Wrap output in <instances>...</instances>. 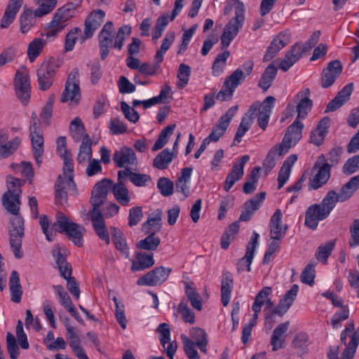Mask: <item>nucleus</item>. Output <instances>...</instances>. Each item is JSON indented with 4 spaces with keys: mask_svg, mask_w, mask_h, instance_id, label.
Wrapping results in <instances>:
<instances>
[{
    "mask_svg": "<svg viewBox=\"0 0 359 359\" xmlns=\"http://www.w3.org/2000/svg\"><path fill=\"white\" fill-rule=\"evenodd\" d=\"M20 196L4 194L2 196V204L4 207L13 214L10 219L8 233L10 236V245L13 254L17 259L23 257L21 251L22 239L25 235V225L23 218L20 215V205L21 204Z\"/></svg>",
    "mask_w": 359,
    "mask_h": 359,
    "instance_id": "f257e3e1",
    "label": "nucleus"
},
{
    "mask_svg": "<svg viewBox=\"0 0 359 359\" xmlns=\"http://www.w3.org/2000/svg\"><path fill=\"white\" fill-rule=\"evenodd\" d=\"M235 6L236 16L232 18L224 28L221 36V49L229 46L231 42L238 34L245 21V6L240 0H233Z\"/></svg>",
    "mask_w": 359,
    "mask_h": 359,
    "instance_id": "f03ea898",
    "label": "nucleus"
},
{
    "mask_svg": "<svg viewBox=\"0 0 359 359\" xmlns=\"http://www.w3.org/2000/svg\"><path fill=\"white\" fill-rule=\"evenodd\" d=\"M54 226L55 232L65 233L76 246L81 247L83 245L84 228L73 222L63 212H58L57 213Z\"/></svg>",
    "mask_w": 359,
    "mask_h": 359,
    "instance_id": "7ed1b4c3",
    "label": "nucleus"
},
{
    "mask_svg": "<svg viewBox=\"0 0 359 359\" xmlns=\"http://www.w3.org/2000/svg\"><path fill=\"white\" fill-rule=\"evenodd\" d=\"M61 66V62L54 57L43 61L36 70L39 89L48 90L53 84L56 71Z\"/></svg>",
    "mask_w": 359,
    "mask_h": 359,
    "instance_id": "20e7f679",
    "label": "nucleus"
},
{
    "mask_svg": "<svg viewBox=\"0 0 359 359\" xmlns=\"http://www.w3.org/2000/svg\"><path fill=\"white\" fill-rule=\"evenodd\" d=\"M111 187L112 181L108 178H104L95 184L90 201L93 207L90 212V216L102 213L100 208L107 201L108 192Z\"/></svg>",
    "mask_w": 359,
    "mask_h": 359,
    "instance_id": "39448f33",
    "label": "nucleus"
},
{
    "mask_svg": "<svg viewBox=\"0 0 359 359\" xmlns=\"http://www.w3.org/2000/svg\"><path fill=\"white\" fill-rule=\"evenodd\" d=\"M14 84L17 97L22 102L26 104L30 97L31 87L28 70L25 66L17 70Z\"/></svg>",
    "mask_w": 359,
    "mask_h": 359,
    "instance_id": "423d86ee",
    "label": "nucleus"
},
{
    "mask_svg": "<svg viewBox=\"0 0 359 359\" xmlns=\"http://www.w3.org/2000/svg\"><path fill=\"white\" fill-rule=\"evenodd\" d=\"M79 78V69L74 68L69 74L65 90L61 97V102L71 101L76 104L79 103L81 98Z\"/></svg>",
    "mask_w": 359,
    "mask_h": 359,
    "instance_id": "0eeeda50",
    "label": "nucleus"
},
{
    "mask_svg": "<svg viewBox=\"0 0 359 359\" xmlns=\"http://www.w3.org/2000/svg\"><path fill=\"white\" fill-rule=\"evenodd\" d=\"M172 269L158 266L149 271L137 280L139 285H160L166 280Z\"/></svg>",
    "mask_w": 359,
    "mask_h": 359,
    "instance_id": "6e6552de",
    "label": "nucleus"
},
{
    "mask_svg": "<svg viewBox=\"0 0 359 359\" xmlns=\"http://www.w3.org/2000/svg\"><path fill=\"white\" fill-rule=\"evenodd\" d=\"M311 48V46H308L306 43L302 46L299 43H294L280 61L279 68L285 72H287L302 57L304 53L310 50Z\"/></svg>",
    "mask_w": 359,
    "mask_h": 359,
    "instance_id": "1a4fd4ad",
    "label": "nucleus"
},
{
    "mask_svg": "<svg viewBox=\"0 0 359 359\" xmlns=\"http://www.w3.org/2000/svg\"><path fill=\"white\" fill-rule=\"evenodd\" d=\"M342 70L343 66L339 60L330 62L321 73L320 84L322 88H327L332 86L341 75Z\"/></svg>",
    "mask_w": 359,
    "mask_h": 359,
    "instance_id": "9d476101",
    "label": "nucleus"
},
{
    "mask_svg": "<svg viewBox=\"0 0 359 359\" xmlns=\"http://www.w3.org/2000/svg\"><path fill=\"white\" fill-rule=\"evenodd\" d=\"M303 128V123L299 119L296 118L287 128L283 141L280 144H283L284 149L288 151L289 149L295 145L302 138Z\"/></svg>",
    "mask_w": 359,
    "mask_h": 359,
    "instance_id": "9b49d317",
    "label": "nucleus"
},
{
    "mask_svg": "<svg viewBox=\"0 0 359 359\" xmlns=\"http://www.w3.org/2000/svg\"><path fill=\"white\" fill-rule=\"evenodd\" d=\"M113 161L118 168H128V165H136L137 160L135 151L130 147H123L116 150L112 157Z\"/></svg>",
    "mask_w": 359,
    "mask_h": 359,
    "instance_id": "f8f14e48",
    "label": "nucleus"
},
{
    "mask_svg": "<svg viewBox=\"0 0 359 359\" xmlns=\"http://www.w3.org/2000/svg\"><path fill=\"white\" fill-rule=\"evenodd\" d=\"M105 13L99 9L91 12L85 20L83 40L90 39L104 22Z\"/></svg>",
    "mask_w": 359,
    "mask_h": 359,
    "instance_id": "ddd939ff",
    "label": "nucleus"
},
{
    "mask_svg": "<svg viewBox=\"0 0 359 359\" xmlns=\"http://www.w3.org/2000/svg\"><path fill=\"white\" fill-rule=\"evenodd\" d=\"M329 217L324 210L321 209L318 203L310 205L305 212L304 224L308 228L315 230L317 229L319 221L325 219Z\"/></svg>",
    "mask_w": 359,
    "mask_h": 359,
    "instance_id": "4468645a",
    "label": "nucleus"
},
{
    "mask_svg": "<svg viewBox=\"0 0 359 359\" xmlns=\"http://www.w3.org/2000/svg\"><path fill=\"white\" fill-rule=\"evenodd\" d=\"M310 90L306 88L299 92L294 97V103L297 108V119H304L311 110L313 101L309 98Z\"/></svg>",
    "mask_w": 359,
    "mask_h": 359,
    "instance_id": "2eb2a0df",
    "label": "nucleus"
},
{
    "mask_svg": "<svg viewBox=\"0 0 359 359\" xmlns=\"http://www.w3.org/2000/svg\"><path fill=\"white\" fill-rule=\"evenodd\" d=\"M249 159V156H243L238 159V162L233 165L231 171L228 174L225 180L224 189L226 191H229L233 185L243 177L244 174V165Z\"/></svg>",
    "mask_w": 359,
    "mask_h": 359,
    "instance_id": "dca6fc26",
    "label": "nucleus"
},
{
    "mask_svg": "<svg viewBox=\"0 0 359 359\" xmlns=\"http://www.w3.org/2000/svg\"><path fill=\"white\" fill-rule=\"evenodd\" d=\"M290 43V34L287 32L279 33L271 42L264 55L263 60L268 62L273 58L278 53Z\"/></svg>",
    "mask_w": 359,
    "mask_h": 359,
    "instance_id": "f3484780",
    "label": "nucleus"
},
{
    "mask_svg": "<svg viewBox=\"0 0 359 359\" xmlns=\"http://www.w3.org/2000/svg\"><path fill=\"white\" fill-rule=\"evenodd\" d=\"M283 215L280 209H277L271 216L269 222L270 238L272 240H281L287 233V226L282 225Z\"/></svg>",
    "mask_w": 359,
    "mask_h": 359,
    "instance_id": "a211bd4d",
    "label": "nucleus"
},
{
    "mask_svg": "<svg viewBox=\"0 0 359 359\" xmlns=\"http://www.w3.org/2000/svg\"><path fill=\"white\" fill-rule=\"evenodd\" d=\"M266 196V192H260L253 196L251 199L247 201L243 205V210L242 211L239 221L248 222L252 215L257 210Z\"/></svg>",
    "mask_w": 359,
    "mask_h": 359,
    "instance_id": "6ab92c4d",
    "label": "nucleus"
},
{
    "mask_svg": "<svg viewBox=\"0 0 359 359\" xmlns=\"http://www.w3.org/2000/svg\"><path fill=\"white\" fill-rule=\"evenodd\" d=\"M299 286L297 284L292 285L291 288L285 294L283 299L279 301L278 305L272 309L273 313L283 316L292 305L296 299Z\"/></svg>",
    "mask_w": 359,
    "mask_h": 359,
    "instance_id": "aec40b11",
    "label": "nucleus"
},
{
    "mask_svg": "<svg viewBox=\"0 0 359 359\" xmlns=\"http://www.w3.org/2000/svg\"><path fill=\"white\" fill-rule=\"evenodd\" d=\"M118 179L117 182L116 184L112 183V187L111 189L112 190L115 199L117 201L118 203H120L123 206H126L128 205L130 197L129 194V191L126 187L125 182L126 180L119 177V172L118 171Z\"/></svg>",
    "mask_w": 359,
    "mask_h": 359,
    "instance_id": "412c9836",
    "label": "nucleus"
},
{
    "mask_svg": "<svg viewBox=\"0 0 359 359\" xmlns=\"http://www.w3.org/2000/svg\"><path fill=\"white\" fill-rule=\"evenodd\" d=\"M65 325L67 330L66 337L69 341V346L76 356L78 359H89L85 353L84 349L81 346L80 339L74 331V329L67 323V322H65Z\"/></svg>",
    "mask_w": 359,
    "mask_h": 359,
    "instance_id": "4be33fe9",
    "label": "nucleus"
},
{
    "mask_svg": "<svg viewBox=\"0 0 359 359\" xmlns=\"http://www.w3.org/2000/svg\"><path fill=\"white\" fill-rule=\"evenodd\" d=\"M22 2L23 0H10L1 20V28H8L14 21L17 13L22 5Z\"/></svg>",
    "mask_w": 359,
    "mask_h": 359,
    "instance_id": "5701e85b",
    "label": "nucleus"
},
{
    "mask_svg": "<svg viewBox=\"0 0 359 359\" xmlns=\"http://www.w3.org/2000/svg\"><path fill=\"white\" fill-rule=\"evenodd\" d=\"M330 125V118L327 116L322 118L318 123L316 128L312 130L310 135V142L320 146L324 141L325 137L328 132Z\"/></svg>",
    "mask_w": 359,
    "mask_h": 359,
    "instance_id": "b1692460",
    "label": "nucleus"
},
{
    "mask_svg": "<svg viewBox=\"0 0 359 359\" xmlns=\"http://www.w3.org/2000/svg\"><path fill=\"white\" fill-rule=\"evenodd\" d=\"M290 322L287 321L278 325L273 330L271 338V345L272 351H276L279 348H283L285 343L284 334L288 330Z\"/></svg>",
    "mask_w": 359,
    "mask_h": 359,
    "instance_id": "393cba45",
    "label": "nucleus"
},
{
    "mask_svg": "<svg viewBox=\"0 0 359 359\" xmlns=\"http://www.w3.org/2000/svg\"><path fill=\"white\" fill-rule=\"evenodd\" d=\"M154 263L152 252H137L135 259L133 261L131 270L133 271H142L151 267Z\"/></svg>",
    "mask_w": 359,
    "mask_h": 359,
    "instance_id": "a878e982",
    "label": "nucleus"
},
{
    "mask_svg": "<svg viewBox=\"0 0 359 359\" xmlns=\"http://www.w3.org/2000/svg\"><path fill=\"white\" fill-rule=\"evenodd\" d=\"M330 168L331 165L328 163H325L320 167L318 172L310 181L309 189H318L328 181L330 177Z\"/></svg>",
    "mask_w": 359,
    "mask_h": 359,
    "instance_id": "bb28decb",
    "label": "nucleus"
},
{
    "mask_svg": "<svg viewBox=\"0 0 359 359\" xmlns=\"http://www.w3.org/2000/svg\"><path fill=\"white\" fill-rule=\"evenodd\" d=\"M74 11L72 4H69L58 8L55 13L52 20L50 22V27L65 25L71 18L74 16Z\"/></svg>",
    "mask_w": 359,
    "mask_h": 359,
    "instance_id": "cd10ccee",
    "label": "nucleus"
},
{
    "mask_svg": "<svg viewBox=\"0 0 359 359\" xmlns=\"http://www.w3.org/2000/svg\"><path fill=\"white\" fill-rule=\"evenodd\" d=\"M119 177L126 180L127 178L137 187H144L151 181V177L147 174L133 172L130 168L119 170Z\"/></svg>",
    "mask_w": 359,
    "mask_h": 359,
    "instance_id": "c85d7f7f",
    "label": "nucleus"
},
{
    "mask_svg": "<svg viewBox=\"0 0 359 359\" xmlns=\"http://www.w3.org/2000/svg\"><path fill=\"white\" fill-rule=\"evenodd\" d=\"M297 160V156L295 154H292L289 156L286 160L283 162L282 167L278 173V189H280L282 188L284 184L286 183L287 180L289 179L291 168L292 165L295 163Z\"/></svg>",
    "mask_w": 359,
    "mask_h": 359,
    "instance_id": "c756f323",
    "label": "nucleus"
},
{
    "mask_svg": "<svg viewBox=\"0 0 359 359\" xmlns=\"http://www.w3.org/2000/svg\"><path fill=\"white\" fill-rule=\"evenodd\" d=\"M297 160V156L295 154H292L289 156L286 160L283 162L282 167L278 173V189H280L282 188L284 184L286 183L287 180L289 179L291 168L292 165L295 163Z\"/></svg>",
    "mask_w": 359,
    "mask_h": 359,
    "instance_id": "7c9ffc66",
    "label": "nucleus"
},
{
    "mask_svg": "<svg viewBox=\"0 0 359 359\" xmlns=\"http://www.w3.org/2000/svg\"><path fill=\"white\" fill-rule=\"evenodd\" d=\"M344 201H346L341 198L340 193L331 190L327 193L318 205H320L321 209L324 210V211L330 215L337 202Z\"/></svg>",
    "mask_w": 359,
    "mask_h": 359,
    "instance_id": "2f4dec72",
    "label": "nucleus"
},
{
    "mask_svg": "<svg viewBox=\"0 0 359 359\" xmlns=\"http://www.w3.org/2000/svg\"><path fill=\"white\" fill-rule=\"evenodd\" d=\"M233 280L231 273L224 271L222 273L221 297L222 304L226 306L230 302L231 293L233 289Z\"/></svg>",
    "mask_w": 359,
    "mask_h": 359,
    "instance_id": "473e14b6",
    "label": "nucleus"
},
{
    "mask_svg": "<svg viewBox=\"0 0 359 359\" xmlns=\"http://www.w3.org/2000/svg\"><path fill=\"white\" fill-rule=\"evenodd\" d=\"M91 221L94 230L99 238L109 244L110 239L109 233L106 229V225L104 221L103 214L97 213L96 215H90Z\"/></svg>",
    "mask_w": 359,
    "mask_h": 359,
    "instance_id": "72a5a7b5",
    "label": "nucleus"
},
{
    "mask_svg": "<svg viewBox=\"0 0 359 359\" xmlns=\"http://www.w3.org/2000/svg\"><path fill=\"white\" fill-rule=\"evenodd\" d=\"M189 334L191 337V339L195 341V344L201 351L206 353L208 340L205 330L198 327H194L190 330Z\"/></svg>",
    "mask_w": 359,
    "mask_h": 359,
    "instance_id": "f704fd0d",
    "label": "nucleus"
},
{
    "mask_svg": "<svg viewBox=\"0 0 359 359\" xmlns=\"http://www.w3.org/2000/svg\"><path fill=\"white\" fill-rule=\"evenodd\" d=\"M92 157V142L88 134L83 136L82 142L79 147L76 161L79 163L83 164L90 161Z\"/></svg>",
    "mask_w": 359,
    "mask_h": 359,
    "instance_id": "c9c22d12",
    "label": "nucleus"
},
{
    "mask_svg": "<svg viewBox=\"0 0 359 359\" xmlns=\"http://www.w3.org/2000/svg\"><path fill=\"white\" fill-rule=\"evenodd\" d=\"M33 156L36 162V164L39 165L42 162V156L43 154V133H36L29 135Z\"/></svg>",
    "mask_w": 359,
    "mask_h": 359,
    "instance_id": "e433bc0d",
    "label": "nucleus"
},
{
    "mask_svg": "<svg viewBox=\"0 0 359 359\" xmlns=\"http://www.w3.org/2000/svg\"><path fill=\"white\" fill-rule=\"evenodd\" d=\"M277 68L274 66L273 62L271 63L264 71L258 86L264 90H268L272 84L273 79L277 74Z\"/></svg>",
    "mask_w": 359,
    "mask_h": 359,
    "instance_id": "4c0bfd02",
    "label": "nucleus"
},
{
    "mask_svg": "<svg viewBox=\"0 0 359 359\" xmlns=\"http://www.w3.org/2000/svg\"><path fill=\"white\" fill-rule=\"evenodd\" d=\"M276 98L271 95H269L265 98V100L259 104V102L253 103L249 110L248 113L253 114L256 111L259 110V113L271 114L272 109L274 107Z\"/></svg>",
    "mask_w": 359,
    "mask_h": 359,
    "instance_id": "58836bf2",
    "label": "nucleus"
},
{
    "mask_svg": "<svg viewBox=\"0 0 359 359\" xmlns=\"http://www.w3.org/2000/svg\"><path fill=\"white\" fill-rule=\"evenodd\" d=\"M160 243V238L155 235V232H150L145 238L140 240L136 246L139 249L154 251L157 249Z\"/></svg>",
    "mask_w": 359,
    "mask_h": 359,
    "instance_id": "ea45409f",
    "label": "nucleus"
},
{
    "mask_svg": "<svg viewBox=\"0 0 359 359\" xmlns=\"http://www.w3.org/2000/svg\"><path fill=\"white\" fill-rule=\"evenodd\" d=\"M359 189V175L351 177L348 182L344 184L339 193L341 198L345 201L349 199Z\"/></svg>",
    "mask_w": 359,
    "mask_h": 359,
    "instance_id": "a19ab883",
    "label": "nucleus"
},
{
    "mask_svg": "<svg viewBox=\"0 0 359 359\" xmlns=\"http://www.w3.org/2000/svg\"><path fill=\"white\" fill-rule=\"evenodd\" d=\"M47 41L41 38H36L32 41L27 48V55L29 61L33 62L41 53Z\"/></svg>",
    "mask_w": 359,
    "mask_h": 359,
    "instance_id": "79ce46f5",
    "label": "nucleus"
},
{
    "mask_svg": "<svg viewBox=\"0 0 359 359\" xmlns=\"http://www.w3.org/2000/svg\"><path fill=\"white\" fill-rule=\"evenodd\" d=\"M65 179L59 175L55 184V198L57 205H64L67 202L68 196L65 191Z\"/></svg>",
    "mask_w": 359,
    "mask_h": 359,
    "instance_id": "37998d69",
    "label": "nucleus"
},
{
    "mask_svg": "<svg viewBox=\"0 0 359 359\" xmlns=\"http://www.w3.org/2000/svg\"><path fill=\"white\" fill-rule=\"evenodd\" d=\"M351 340L344 350L341 359H352L359 344V327L350 335Z\"/></svg>",
    "mask_w": 359,
    "mask_h": 359,
    "instance_id": "c03bdc74",
    "label": "nucleus"
},
{
    "mask_svg": "<svg viewBox=\"0 0 359 359\" xmlns=\"http://www.w3.org/2000/svg\"><path fill=\"white\" fill-rule=\"evenodd\" d=\"M60 158L63 161V172L65 175H67L69 173L70 175H67V179L66 180V184L67 186L70 187H75V184L73 180L72 172H74V163L72 159V154H69L65 156H60Z\"/></svg>",
    "mask_w": 359,
    "mask_h": 359,
    "instance_id": "a18cd8bd",
    "label": "nucleus"
},
{
    "mask_svg": "<svg viewBox=\"0 0 359 359\" xmlns=\"http://www.w3.org/2000/svg\"><path fill=\"white\" fill-rule=\"evenodd\" d=\"M172 158L173 154L168 149H165L155 157L153 165L159 170L165 169L172 161Z\"/></svg>",
    "mask_w": 359,
    "mask_h": 359,
    "instance_id": "49530a36",
    "label": "nucleus"
},
{
    "mask_svg": "<svg viewBox=\"0 0 359 359\" xmlns=\"http://www.w3.org/2000/svg\"><path fill=\"white\" fill-rule=\"evenodd\" d=\"M335 245V241H328L323 245H320L315 254L316 258L320 262L326 264L328 257L332 253Z\"/></svg>",
    "mask_w": 359,
    "mask_h": 359,
    "instance_id": "de8ad7c7",
    "label": "nucleus"
},
{
    "mask_svg": "<svg viewBox=\"0 0 359 359\" xmlns=\"http://www.w3.org/2000/svg\"><path fill=\"white\" fill-rule=\"evenodd\" d=\"M176 127L175 124L169 125L160 133L157 140L155 142L152 151H155L162 149L168 141V137L172 135Z\"/></svg>",
    "mask_w": 359,
    "mask_h": 359,
    "instance_id": "09e8293b",
    "label": "nucleus"
},
{
    "mask_svg": "<svg viewBox=\"0 0 359 359\" xmlns=\"http://www.w3.org/2000/svg\"><path fill=\"white\" fill-rule=\"evenodd\" d=\"M98 38L100 57L104 60L108 56L110 48H114L113 36L112 35L99 34Z\"/></svg>",
    "mask_w": 359,
    "mask_h": 359,
    "instance_id": "8fccbe9b",
    "label": "nucleus"
},
{
    "mask_svg": "<svg viewBox=\"0 0 359 359\" xmlns=\"http://www.w3.org/2000/svg\"><path fill=\"white\" fill-rule=\"evenodd\" d=\"M175 40V34L174 32H168L166 34L164 37L161 46L160 48L157 50L154 60L157 61V62H162L163 60L164 54L167 52V50L170 48L172 43Z\"/></svg>",
    "mask_w": 359,
    "mask_h": 359,
    "instance_id": "3c124183",
    "label": "nucleus"
},
{
    "mask_svg": "<svg viewBox=\"0 0 359 359\" xmlns=\"http://www.w3.org/2000/svg\"><path fill=\"white\" fill-rule=\"evenodd\" d=\"M8 191L4 194L20 196L22 193L21 187L24 184L25 180L14 177L12 175L6 177Z\"/></svg>",
    "mask_w": 359,
    "mask_h": 359,
    "instance_id": "603ef678",
    "label": "nucleus"
},
{
    "mask_svg": "<svg viewBox=\"0 0 359 359\" xmlns=\"http://www.w3.org/2000/svg\"><path fill=\"white\" fill-rule=\"evenodd\" d=\"M35 17L31 9L24 10L20 17V31L22 33H27L35 22Z\"/></svg>",
    "mask_w": 359,
    "mask_h": 359,
    "instance_id": "864d4df0",
    "label": "nucleus"
},
{
    "mask_svg": "<svg viewBox=\"0 0 359 359\" xmlns=\"http://www.w3.org/2000/svg\"><path fill=\"white\" fill-rule=\"evenodd\" d=\"M181 339L183 344V348L185 354L189 359H201V357L196 349V344L193 340L185 334L181 335Z\"/></svg>",
    "mask_w": 359,
    "mask_h": 359,
    "instance_id": "5fc2aeb1",
    "label": "nucleus"
},
{
    "mask_svg": "<svg viewBox=\"0 0 359 359\" xmlns=\"http://www.w3.org/2000/svg\"><path fill=\"white\" fill-rule=\"evenodd\" d=\"M110 232L112 236L113 243L118 250H120L124 254H128V247L125 239L123 237V233L120 229L111 226Z\"/></svg>",
    "mask_w": 359,
    "mask_h": 359,
    "instance_id": "6e6d98bb",
    "label": "nucleus"
},
{
    "mask_svg": "<svg viewBox=\"0 0 359 359\" xmlns=\"http://www.w3.org/2000/svg\"><path fill=\"white\" fill-rule=\"evenodd\" d=\"M161 215L162 210L160 209L151 212L147 222L143 224L142 228L146 230L147 227H151L154 229L153 232L158 231L161 228Z\"/></svg>",
    "mask_w": 359,
    "mask_h": 359,
    "instance_id": "4d7b16f0",
    "label": "nucleus"
},
{
    "mask_svg": "<svg viewBox=\"0 0 359 359\" xmlns=\"http://www.w3.org/2000/svg\"><path fill=\"white\" fill-rule=\"evenodd\" d=\"M69 131L72 137L76 142H79L81 139L86 134L85 133V126L79 117H76L70 123Z\"/></svg>",
    "mask_w": 359,
    "mask_h": 359,
    "instance_id": "13d9d810",
    "label": "nucleus"
},
{
    "mask_svg": "<svg viewBox=\"0 0 359 359\" xmlns=\"http://www.w3.org/2000/svg\"><path fill=\"white\" fill-rule=\"evenodd\" d=\"M287 152V151L284 149L283 144H278L275 145L269 151L264 161V165L268 166L269 168H273L276 165V155L282 156Z\"/></svg>",
    "mask_w": 359,
    "mask_h": 359,
    "instance_id": "bf43d9fd",
    "label": "nucleus"
},
{
    "mask_svg": "<svg viewBox=\"0 0 359 359\" xmlns=\"http://www.w3.org/2000/svg\"><path fill=\"white\" fill-rule=\"evenodd\" d=\"M272 292V288L271 287H264L256 295L255 302L252 304V309L253 311L257 312L259 309H262V306L269 298V294Z\"/></svg>",
    "mask_w": 359,
    "mask_h": 359,
    "instance_id": "052dcab7",
    "label": "nucleus"
},
{
    "mask_svg": "<svg viewBox=\"0 0 359 359\" xmlns=\"http://www.w3.org/2000/svg\"><path fill=\"white\" fill-rule=\"evenodd\" d=\"M229 55L230 52L229 50H225L217 55L212 67V74L214 76H219L223 72V69L226 65V60Z\"/></svg>",
    "mask_w": 359,
    "mask_h": 359,
    "instance_id": "680f3d73",
    "label": "nucleus"
},
{
    "mask_svg": "<svg viewBox=\"0 0 359 359\" xmlns=\"http://www.w3.org/2000/svg\"><path fill=\"white\" fill-rule=\"evenodd\" d=\"M316 263L314 261L310 262L304 267L301 274V281L305 284L313 285L315 278V266Z\"/></svg>",
    "mask_w": 359,
    "mask_h": 359,
    "instance_id": "e2e57ef3",
    "label": "nucleus"
},
{
    "mask_svg": "<svg viewBox=\"0 0 359 359\" xmlns=\"http://www.w3.org/2000/svg\"><path fill=\"white\" fill-rule=\"evenodd\" d=\"M185 293L191 306L198 311L202 309V300L200 294L189 285H185Z\"/></svg>",
    "mask_w": 359,
    "mask_h": 359,
    "instance_id": "0e129e2a",
    "label": "nucleus"
},
{
    "mask_svg": "<svg viewBox=\"0 0 359 359\" xmlns=\"http://www.w3.org/2000/svg\"><path fill=\"white\" fill-rule=\"evenodd\" d=\"M55 292L60 299V304L68 311L69 308L73 307L72 301L61 285H53Z\"/></svg>",
    "mask_w": 359,
    "mask_h": 359,
    "instance_id": "69168bd1",
    "label": "nucleus"
},
{
    "mask_svg": "<svg viewBox=\"0 0 359 359\" xmlns=\"http://www.w3.org/2000/svg\"><path fill=\"white\" fill-rule=\"evenodd\" d=\"M191 74V68L185 64H181L179 66L177 72V79H179L177 86L179 88H184L188 83Z\"/></svg>",
    "mask_w": 359,
    "mask_h": 359,
    "instance_id": "338daca9",
    "label": "nucleus"
},
{
    "mask_svg": "<svg viewBox=\"0 0 359 359\" xmlns=\"http://www.w3.org/2000/svg\"><path fill=\"white\" fill-rule=\"evenodd\" d=\"M131 33V27L130 25H122L118 30L115 41L114 43V48L121 50L123 46V42L126 36H129Z\"/></svg>",
    "mask_w": 359,
    "mask_h": 359,
    "instance_id": "774afa93",
    "label": "nucleus"
}]
</instances>
